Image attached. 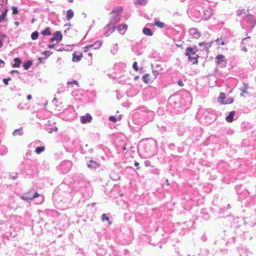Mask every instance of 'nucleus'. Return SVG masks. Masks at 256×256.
<instances>
[{"instance_id":"obj_35","label":"nucleus","mask_w":256,"mask_h":256,"mask_svg":"<svg viewBox=\"0 0 256 256\" xmlns=\"http://www.w3.org/2000/svg\"><path fill=\"white\" fill-rule=\"evenodd\" d=\"M226 95L224 92H220L218 98V101L220 103L222 104V102H224L226 100Z\"/></svg>"},{"instance_id":"obj_54","label":"nucleus","mask_w":256,"mask_h":256,"mask_svg":"<svg viewBox=\"0 0 256 256\" xmlns=\"http://www.w3.org/2000/svg\"><path fill=\"white\" fill-rule=\"evenodd\" d=\"M67 84L68 85L74 84L76 85L77 86H78V82L76 80H73L72 82H68Z\"/></svg>"},{"instance_id":"obj_30","label":"nucleus","mask_w":256,"mask_h":256,"mask_svg":"<svg viewBox=\"0 0 256 256\" xmlns=\"http://www.w3.org/2000/svg\"><path fill=\"white\" fill-rule=\"evenodd\" d=\"M8 10L6 9L0 15V23L6 20V15Z\"/></svg>"},{"instance_id":"obj_10","label":"nucleus","mask_w":256,"mask_h":256,"mask_svg":"<svg viewBox=\"0 0 256 256\" xmlns=\"http://www.w3.org/2000/svg\"><path fill=\"white\" fill-rule=\"evenodd\" d=\"M196 116L199 119L200 122L204 124H210L212 122V118L209 116L206 110L204 111L202 114L200 112H198Z\"/></svg>"},{"instance_id":"obj_23","label":"nucleus","mask_w":256,"mask_h":256,"mask_svg":"<svg viewBox=\"0 0 256 256\" xmlns=\"http://www.w3.org/2000/svg\"><path fill=\"white\" fill-rule=\"evenodd\" d=\"M213 42L212 41L209 42H202L198 43L200 46H204L203 50H208L212 46Z\"/></svg>"},{"instance_id":"obj_48","label":"nucleus","mask_w":256,"mask_h":256,"mask_svg":"<svg viewBox=\"0 0 256 256\" xmlns=\"http://www.w3.org/2000/svg\"><path fill=\"white\" fill-rule=\"evenodd\" d=\"M72 60L74 62H78L80 60V56H77L75 54H73Z\"/></svg>"},{"instance_id":"obj_45","label":"nucleus","mask_w":256,"mask_h":256,"mask_svg":"<svg viewBox=\"0 0 256 256\" xmlns=\"http://www.w3.org/2000/svg\"><path fill=\"white\" fill-rule=\"evenodd\" d=\"M38 36V32H34L31 34V38L32 40H36Z\"/></svg>"},{"instance_id":"obj_46","label":"nucleus","mask_w":256,"mask_h":256,"mask_svg":"<svg viewBox=\"0 0 256 256\" xmlns=\"http://www.w3.org/2000/svg\"><path fill=\"white\" fill-rule=\"evenodd\" d=\"M216 42L218 45H224V42L222 40V38H218L216 40Z\"/></svg>"},{"instance_id":"obj_47","label":"nucleus","mask_w":256,"mask_h":256,"mask_svg":"<svg viewBox=\"0 0 256 256\" xmlns=\"http://www.w3.org/2000/svg\"><path fill=\"white\" fill-rule=\"evenodd\" d=\"M250 36H247L245 38H244L242 42V44H248V40L249 39H250Z\"/></svg>"},{"instance_id":"obj_56","label":"nucleus","mask_w":256,"mask_h":256,"mask_svg":"<svg viewBox=\"0 0 256 256\" xmlns=\"http://www.w3.org/2000/svg\"><path fill=\"white\" fill-rule=\"evenodd\" d=\"M220 252L223 254H226L228 252V250L227 249H220Z\"/></svg>"},{"instance_id":"obj_18","label":"nucleus","mask_w":256,"mask_h":256,"mask_svg":"<svg viewBox=\"0 0 256 256\" xmlns=\"http://www.w3.org/2000/svg\"><path fill=\"white\" fill-rule=\"evenodd\" d=\"M62 36L60 32L58 31L54 34V36L50 39L51 42L56 41L58 43L62 40Z\"/></svg>"},{"instance_id":"obj_11","label":"nucleus","mask_w":256,"mask_h":256,"mask_svg":"<svg viewBox=\"0 0 256 256\" xmlns=\"http://www.w3.org/2000/svg\"><path fill=\"white\" fill-rule=\"evenodd\" d=\"M238 199L242 200L249 196V192L242 185L236 186L235 188Z\"/></svg>"},{"instance_id":"obj_13","label":"nucleus","mask_w":256,"mask_h":256,"mask_svg":"<svg viewBox=\"0 0 256 256\" xmlns=\"http://www.w3.org/2000/svg\"><path fill=\"white\" fill-rule=\"evenodd\" d=\"M240 256H250L252 252L246 246H240L237 248Z\"/></svg>"},{"instance_id":"obj_34","label":"nucleus","mask_w":256,"mask_h":256,"mask_svg":"<svg viewBox=\"0 0 256 256\" xmlns=\"http://www.w3.org/2000/svg\"><path fill=\"white\" fill-rule=\"evenodd\" d=\"M14 63L12 64L13 68H18L21 64V60L18 58L14 59Z\"/></svg>"},{"instance_id":"obj_26","label":"nucleus","mask_w":256,"mask_h":256,"mask_svg":"<svg viewBox=\"0 0 256 256\" xmlns=\"http://www.w3.org/2000/svg\"><path fill=\"white\" fill-rule=\"evenodd\" d=\"M142 32L144 34L148 36H152L153 35V32L152 30L150 28L146 27L143 28Z\"/></svg>"},{"instance_id":"obj_58","label":"nucleus","mask_w":256,"mask_h":256,"mask_svg":"<svg viewBox=\"0 0 256 256\" xmlns=\"http://www.w3.org/2000/svg\"><path fill=\"white\" fill-rule=\"evenodd\" d=\"M11 80V78H4L3 80V82L4 83L6 84V85H8V82L9 80Z\"/></svg>"},{"instance_id":"obj_4","label":"nucleus","mask_w":256,"mask_h":256,"mask_svg":"<svg viewBox=\"0 0 256 256\" xmlns=\"http://www.w3.org/2000/svg\"><path fill=\"white\" fill-rule=\"evenodd\" d=\"M138 113L144 122H146V124L154 120V113L153 111L146 109V107H140L138 109Z\"/></svg>"},{"instance_id":"obj_36","label":"nucleus","mask_w":256,"mask_h":256,"mask_svg":"<svg viewBox=\"0 0 256 256\" xmlns=\"http://www.w3.org/2000/svg\"><path fill=\"white\" fill-rule=\"evenodd\" d=\"M12 134L14 136H22V128H20L14 130L12 133Z\"/></svg>"},{"instance_id":"obj_33","label":"nucleus","mask_w":256,"mask_h":256,"mask_svg":"<svg viewBox=\"0 0 256 256\" xmlns=\"http://www.w3.org/2000/svg\"><path fill=\"white\" fill-rule=\"evenodd\" d=\"M249 88V86L248 84L246 83H243L242 86L240 88V90L243 92H245L246 94L248 93L247 90Z\"/></svg>"},{"instance_id":"obj_39","label":"nucleus","mask_w":256,"mask_h":256,"mask_svg":"<svg viewBox=\"0 0 256 256\" xmlns=\"http://www.w3.org/2000/svg\"><path fill=\"white\" fill-rule=\"evenodd\" d=\"M42 34L44 36L50 35L51 33L50 32V28L49 27L46 28L43 31H42Z\"/></svg>"},{"instance_id":"obj_59","label":"nucleus","mask_w":256,"mask_h":256,"mask_svg":"<svg viewBox=\"0 0 256 256\" xmlns=\"http://www.w3.org/2000/svg\"><path fill=\"white\" fill-rule=\"evenodd\" d=\"M207 240V238L205 234H203L202 236H201V240L202 241V242H206Z\"/></svg>"},{"instance_id":"obj_43","label":"nucleus","mask_w":256,"mask_h":256,"mask_svg":"<svg viewBox=\"0 0 256 256\" xmlns=\"http://www.w3.org/2000/svg\"><path fill=\"white\" fill-rule=\"evenodd\" d=\"M32 62L31 61L28 60L23 64V67L24 70H28L32 66Z\"/></svg>"},{"instance_id":"obj_41","label":"nucleus","mask_w":256,"mask_h":256,"mask_svg":"<svg viewBox=\"0 0 256 256\" xmlns=\"http://www.w3.org/2000/svg\"><path fill=\"white\" fill-rule=\"evenodd\" d=\"M45 150V147L42 146H39L36 148L35 152L37 154H40L42 152H44Z\"/></svg>"},{"instance_id":"obj_25","label":"nucleus","mask_w":256,"mask_h":256,"mask_svg":"<svg viewBox=\"0 0 256 256\" xmlns=\"http://www.w3.org/2000/svg\"><path fill=\"white\" fill-rule=\"evenodd\" d=\"M151 68L152 70V74L154 76L153 79L154 80L156 78L157 76L160 74V72L162 70V68H160V69L154 70L153 64H151Z\"/></svg>"},{"instance_id":"obj_52","label":"nucleus","mask_w":256,"mask_h":256,"mask_svg":"<svg viewBox=\"0 0 256 256\" xmlns=\"http://www.w3.org/2000/svg\"><path fill=\"white\" fill-rule=\"evenodd\" d=\"M109 220V218L108 216L106 214H102V221H106V220Z\"/></svg>"},{"instance_id":"obj_12","label":"nucleus","mask_w":256,"mask_h":256,"mask_svg":"<svg viewBox=\"0 0 256 256\" xmlns=\"http://www.w3.org/2000/svg\"><path fill=\"white\" fill-rule=\"evenodd\" d=\"M115 29V26L109 22L103 28L102 32L103 34L108 36L114 31Z\"/></svg>"},{"instance_id":"obj_15","label":"nucleus","mask_w":256,"mask_h":256,"mask_svg":"<svg viewBox=\"0 0 256 256\" xmlns=\"http://www.w3.org/2000/svg\"><path fill=\"white\" fill-rule=\"evenodd\" d=\"M216 65L221 64L222 66H225L226 65V60L225 56L222 54H218L216 58Z\"/></svg>"},{"instance_id":"obj_57","label":"nucleus","mask_w":256,"mask_h":256,"mask_svg":"<svg viewBox=\"0 0 256 256\" xmlns=\"http://www.w3.org/2000/svg\"><path fill=\"white\" fill-rule=\"evenodd\" d=\"M144 164L146 167H148L150 166L151 162L150 160H146L144 162Z\"/></svg>"},{"instance_id":"obj_53","label":"nucleus","mask_w":256,"mask_h":256,"mask_svg":"<svg viewBox=\"0 0 256 256\" xmlns=\"http://www.w3.org/2000/svg\"><path fill=\"white\" fill-rule=\"evenodd\" d=\"M132 68H134V70H136V72L138 70V67L137 66V62H134L133 63Z\"/></svg>"},{"instance_id":"obj_8","label":"nucleus","mask_w":256,"mask_h":256,"mask_svg":"<svg viewBox=\"0 0 256 256\" xmlns=\"http://www.w3.org/2000/svg\"><path fill=\"white\" fill-rule=\"evenodd\" d=\"M198 48L196 46L193 47H187L186 50V56L188 57L189 61L192 62L193 64H197L198 62L199 56L196 54Z\"/></svg>"},{"instance_id":"obj_55","label":"nucleus","mask_w":256,"mask_h":256,"mask_svg":"<svg viewBox=\"0 0 256 256\" xmlns=\"http://www.w3.org/2000/svg\"><path fill=\"white\" fill-rule=\"evenodd\" d=\"M109 120L111 122H116L117 118L114 116H110Z\"/></svg>"},{"instance_id":"obj_24","label":"nucleus","mask_w":256,"mask_h":256,"mask_svg":"<svg viewBox=\"0 0 256 256\" xmlns=\"http://www.w3.org/2000/svg\"><path fill=\"white\" fill-rule=\"evenodd\" d=\"M96 253L98 256H104L106 253V250L102 246L98 247L96 249Z\"/></svg>"},{"instance_id":"obj_31","label":"nucleus","mask_w":256,"mask_h":256,"mask_svg":"<svg viewBox=\"0 0 256 256\" xmlns=\"http://www.w3.org/2000/svg\"><path fill=\"white\" fill-rule=\"evenodd\" d=\"M154 24L157 27H158L159 28H163L165 26V24L164 22H160L159 20H157L156 18H155V20H154Z\"/></svg>"},{"instance_id":"obj_17","label":"nucleus","mask_w":256,"mask_h":256,"mask_svg":"<svg viewBox=\"0 0 256 256\" xmlns=\"http://www.w3.org/2000/svg\"><path fill=\"white\" fill-rule=\"evenodd\" d=\"M30 192H27L25 194L24 196H21V198L23 200H26V201H32L34 198H38L40 196L39 194L37 192H35L34 194L32 196H28V194Z\"/></svg>"},{"instance_id":"obj_63","label":"nucleus","mask_w":256,"mask_h":256,"mask_svg":"<svg viewBox=\"0 0 256 256\" xmlns=\"http://www.w3.org/2000/svg\"><path fill=\"white\" fill-rule=\"evenodd\" d=\"M15 73L17 74H19V72H18V70H12L11 71V74H15Z\"/></svg>"},{"instance_id":"obj_32","label":"nucleus","mask_w":256,"mask_h":256,"mask_svg":"<svg viewBox=\"0 0 256 256\" xmlns=\"http://www.w3.org/2000/svg\"><path fill=\"white\" fill-rule=\"evenodd\" d=\"M114 66H115L116 68H120L121 69V71L122 72V71L124 70V68L126 67V64L124 62H119L118 64H116L114 65Z\"/></svg>"},{"instance_id":"obj_21","label":"nucleus","mask_w":256,"mask_h":256,"mask_svg":"<svg viewBox=\"0 0 256 256\" xmlns=\"http://www.w3.org/2000/svg\"><path fill=\"white\" fill-rule=\"evenodd\" d=\"M110 178L112 180H118L120 178V176L118 172L112 170L110 174Z\"/></svg>"},{"instance_id":"obj_60","label":"nucleus","mask_w":256,"mask_h":256,"mask_svg":"<svg viewBox=\"0 0 256 256\" xmlns=\"http://www.w3.org/2000/svg\"><path fill=\"white\" fill-rule=\"evenodd\" d=\"M178 84L179 86H184V83L182 80H178Z\"/></svg>"},{"instance_id":"obj_1","label":"nucleus","mask_w":256,"mask_h":256,"mask_svg":"<svg viewBox=\"0 0 256 256\" xmlns=\"http://www.w3.org/2000/svg\"><path fill=\"white\" fill-rule=\"evenodd\" d=\"M168 108L175 114L185 112L192 104V98L190 94L186 92L183 94H174L168 98Z\"/></svg>"},{"instance_id":"obj_42","label":"nucleus","mask_w":256,"mask_h":256,"mask_svg":"<svg viewBox=\"0 0 256 256\" xmlns=\"http://www.w3.org/2000/svg\"><path fill=\"white\" fill-rule=\"evenodd\" d=\"M6 37V36L4 34L0 33V48L3 46L2 42L5 40Z\"/></svg>"},{"instance_id":"obj_16","label":"nucleus","mask_w":256,"mask_h":256,"mask_svg":"<svg viewBox=\"0 0 256 256\" xmlns=\"http://www.w3.org/2000/svg\"><path fill=\"white\" fill-rule=\"evenodd\" d=\"M188 34L193 38L198 39L201 36L200 32L197 28H191L188 31Z\"/></svg>"},{"instance_id":"obj_7","label":"nucleus","mask_w":256,"mask_h":256,"mask_svg":"<svg viewBox=\"0 0 256 256\" xmlns=\"http://www.w3.org/2000/svg\"><path fill=\"white\" fill-rule=\"evenodd\" d=\"M93 194L92 188L88 182H81V194L85 199H88Z\"/></svg>"},{"instance_id":"obj_61","label":"nucleus","mask_w":256,"mask_h":256,"mask_svg":"<svg viewBox=\"0 0 256 256\" xmlns=\"http://www.w3.org/2000/svg\"><path fill=\"white\" fill-rule=\"evenodd\" d=\"M203 217H204V220H208V218H209V217H210V216H209V215L207 214H206L204 215V216H203Z\"/></svg>"},{"instance_id":"obj_64","label":"nucleus","mask_w":256,"mask_h":256,"mask_svg":"<svg viewBox=\"0 0 256 256\" xmlns=\"http://www.w3.org/2000/svg\"><path fill=\"white\" fill-rule=\"evenodd\" d=\"M160 68H161V66L159 64H156L155 66L156 70L160 69Z\"/></svg>"},{"instance_id":"obj_3","label":"nucleus","mask_w":256,"mask_h":256,"mask_svg":"<svg viewBox=\"0 0 256 256\" xmlns=\"http://www.w3.org/2000/svg\"><path fill=\"white\" fill-rule=\"evenodd\" d=\"M156 149V142L154 140L147 141L138 146V151L144 153L146 156L153 155Z\"/></svg>"},{"instance_id":"obj_28","label":"nucleus","mask_w":256,"mask_h":256,"mask_svg":"<svg viewBox=\"0 0 256 256\" xmlns=\"http://www.w3.org/2000/svg\"><path fill=\"white\" fill-rule=\"evenodd\" d=\"M143 82L146 84H148L152 81V80L150 78V74H144L142 78Z\"/></svg>"},{"instance_id":"obj_29","label":"nucleus","mask_w":256,"mask_h":256,"mask_svg":"<svg viewBox=\"0 0 256 256\" xmlns=\"http://www.w3.org/2000/svg\"><path fill=\"white\" fill-rule=\"evenodd\" d=\"M235 112L232 111L229 113V114L226 117V120L228 122H232L234 120V116Z\"/></svg>"},{"instance_id":"obj_51","label":"nucleus","mask_w":256,"mask_h":256,"mask_svg":"<svg viewBox=\"0 0 256 256\" xmlns=\"http://www.w3.org/2000/svg\"><path fill=\"white\" fill-rule=\"evenodd\" d=\"M84 56H86V55L87 54L89 57H90V62H92V53L91 52V50L88 51V52H86V53H84Z\"/></svg>"},{"instance_id":"obj_37","label":"nucleus","mask_w":256,"mask_h":256,"mask_svg":"<svg viewBox=\"0 0 256 256\" xmlns=\"http://www.w3.org/2000/svg\"><path fill=\"white\" fill-rule=\"evenodd\" d=\"M74 16V12L72 10H70L66 12V19L70 20Z\"/></svg>"},{"instance_id":"obj_49","label":"nucleus","mask_w":256,"mask_h":256,"mask_svg":"<svg viewBox=\"0 0 256 256\" xmlns=\"http://www.w3.org/2000/svg\"><path fill=\"white\" fill-rule=\"evenodd\" d=\"M168 148L170 150H174L175 149V145L173 143L169 144L168 146Z\"/></svg>"},{"instance_id":"obj_5","label":"nucleus","mask_w":256,"mask_h":256,"mask_svg":"<svg viewBox=\"0 0 256 256\" xmlns=\"http://www.w3.org/2000/svg\"><path fill=\"white\" fill-rule=\"evenodd\" d=\"M256 24V19L252 14H248L240 20V24L243 28H253Z\"/></svg>"},{"instance_id":"obj_9","label":"nucleus","mask_w":256,"mask_h":256,"mask_svg":"<svg viewBox=\"0 0 256 256\" xmlns=\"http://www.w3.org/2000/svg\"><path fill=\"white\" fill-rule=\"evenodd\" d=\"M122 8L120 6L117 7L110 12L112 15L111 19L109 22L110 24L115 25L120 22L122 16Z\"/></svg>"},{"instance_id":"obj_62","label":"nucleus","mask_w":256,"mask_h":256,"mask_svg":"<svg viewBox=\"0 0 256 256\" xmlns=\"http://www.w3.org/2000/svg\"><path fill=\"white\" fill-rule=\"evenodd\" d=\"M134 165L135 166H136V169L137 170L139 169V168L138 167V166H139V163L138 162H135L134 164Z\"/></svg>"},{"instance_id":"obj_14","label":"nucleus","mask_w":256,"mask_h":256,"mask_svg":"<svg viewBox=\"0 0 256 256\" xmlns=\"http://www.w3.org/2000/svg\"><path fill=\"white\" fill-rule=\"evenodd\" d=\"M102 45V42L100 41L96 42L94 44L88 45L84 46V52L86 53L90 50H96L99 48Z\"/></svg>"},{"instance_id":"obj_2","label":"nucleus","mask_w":256,"mask_h":256,"mask_svg":"<svg viewBox=\"0 0 256 256\" xmlns=\"http://www.w3.org/2000/svg\"><path fill=\"white\" fill-rule=\"evenodd\" d=\"M190 18L194 21L199 22L208 20L212 14L213 10L208 2H198L187 10Z\"/></svg>"},{"instance_id":"obj_22","label":"nucleus","mask_w":256,"mask_h":256,"mask_svg":"<svg viewBox=\"0 0 256 256\" xmlns=\"http://www.w3.org/2000/svg\"><path fill=\"white\" fill-rule=\"evenodd\" d=\"M127 28L128 26L125 24H119L116 27L118 31L122 34H125Z\"/></svg>"},{"instance_id":"obj_6","label":"nucleus","mask_w":256,"mask_h":256,"mask_svg":"<svg viewBox=\"0 0 256 256\" xmlns=\"http://www.w3.org/2000/svg\"><path fill=\"white\" fill-rule=\"evenodd\" d=\"M132 122L136 126H132L130 122H128V125L135 132H138L142 126L146 124V122L143 121L138 112L135 113L132 116Z\"/></svg>"},{"instance_id":"obj_19","label":"nucleus","mask_w":256,"mask_h":256,"mask_svg":"<svg viewBox=\"0 0 256 256\" xmlns=\"http://www.w3.org/2000/svg\"><path fill=\"white\" fill-rule=\"evenodd\" d=\"M92 120V118L89 113H86L85 115L81 116V123L82 124L90 123Z\"/></svg>"},{"instance_id":"obj_20","label":"nucleus","mask_w":256,"mask_h":256,"mask_svg":"<svg viewBox=\"0 0 256 256\" xmlns=\"http://www.w3.org/2000/svg\"><path fill=\"white\" fill-rule=\"evenodd\" d=\"M87 166L90 168L95 169L98 168L100 166V164L94 160H90L86 164Z\"/></svg>"},{"instance_id":"obj_40","label":"nucleus","mask_w":256,"mask_h":256,"mask_svg":"<svg viewBox=\"0 0 256 256\" xmlns=\"http://www.w3.org/2000/svg\"><path fill=\"white\" fill-rule=\"evenodd\" d=\"M118 44H116L114 46L110 49V52L112 54H115L117 52H118Z\"/></svg>"},{"instance_id":"obj_27","label":"nucleus","mask_w":256,"mask_h":256,"mask_svg":"<svg viewBox=\"0 0 256 256\" xmlns=\"http://www.w3.org/2000/svg\"><path fill=\"white\" fill-rule=\"evenodd\" d=\"M236 14L238 16L241 17L243 19L248 14H246L245 10L242 9L238 10L236 11Z\"/></svg>"},{"instance_id":"obj_50","label":"nucleus","mask_w":256,"mask_h":256,"mask_svg":"<svg viewBox=\"0 0 256 256\" xmlns=\"http://www.w3.org/2000/svg\"><path fill=\"white\" fill-rule=\"evenodd\" d=\"M12 10L13 14H16L18 13V10L17 8H16V6H12Z\"/></svg>"},{"instance_id":"obj_38","label":"nucleus","mask_w":256,"mask_h":256,"mask_svg":"<svg viewBox=\"0 0 256 256\" xmlns=\"http://www.w3.org/2000/svg\"><path fill=\"white\" fill-rule=\"evenodd\" d=\"M234 100L232 98H226V100L224 102H222V104H231L233 102Z\"/></svg>"},{"instance_id":"obj_44","label":"nucleus","mask_w":256,"mask_h":256,"mask_svg":"<svg viewBox=\"0 0 256 256\" xmlns=\"http://www.w3.org/2000/svg\"><path fill=\"white\" fill-rule=\"evenodd\" d=\"M148 2V0H136L134 3H136L141 6H145Z\"/></svg>"}]
</instances>
